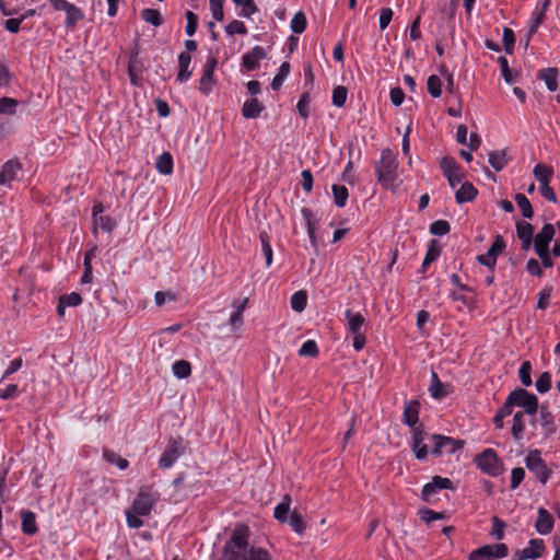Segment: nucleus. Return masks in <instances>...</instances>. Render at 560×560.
I'll list each match as a JSON object with an SVG mask.
<instances>
[{"label":"nucleus","mask_w":560,"mask_h":560,"mask_svg":"<svg viewBox=\"0 0 560 560\" xmlns=\"http://www.w3.org/2000/svg\"><path fill=\"white\" fill-rule=\"evenodd\" d=\"M440 168L442 170L444 176L447 178V182L452 188H455L458 184L462 183L464 177L463 170L453 158H442L440 161Z\"/></svg>","instance_id":"10"},{"label":"nucleus","mask_w":560,"mask_h":560,"mask_svg":"<svg viewBox=\"0 0 560 560\" xmlns=\"http://www.w3.org/2000/svg\"><path fill=\"white\" fill-rule=\"evenodd\" d=\"M505 248V242L502 236L497 235L492 245L489 247L486 254L479 255L477 260L480 265H483L489 268V270H494L497 258Z\"/></svg>","instance_id":"11"},{"label":"nucleus","mask_w":560,"mask_h":560,"mask_svg":"<svg viewBox=\"0 0 560 560\" xmlns=\"http://www.w3.org/2000/svg\"><path fill=\"white\" fill-rule=\"evenodd\" d=\"M440 256V249L434 246V242L432 241V244L429 246L427 254L424 256V259L421 265V272H425L427 267L435 261Z\"/></svg>","instance_id":"55"},{"label":"nucleus","mask_w":560,"mask_h":560,"mask_svg":"<svg viewBox=\"0 0 560 560\" xmlns=\"http://www.w3.org/2000/svg\"><path fill=\"white\" fill-rule=\"evenodd\" d=\"M555 236V228L546 223L533 240L535 252L549 249V244Z\"/></svg>","instance_id":"17"},{"label":"nucleus","mask_w":560,"mask_h":560,"mask_svg":"<svg viewBox=\"0 0 560 560\" xmlns=\"http://www.w3.org/2000/svg\"><path fill=\"white\" fill-rule=\"evenodd\" d=\"M345 317L347 319V329L350 334L362 332L365 318L361 313H353L351 310H346Z\"/></svg>","instance_id":"25"},{"label":"nucleus","mask_w":560,"mask_h":560,"mask_svg":"<svg viewBox=\"0 0 560 560\" xmlns=\"http://www.w3.org/2000/svg\"><path fill=\"white\" fill-rule=\"evenodd\" d=\"M348 90L343 85H338L332 90V105L342 107L347 102Z\"/></svg>","instance_id":"51"},{"label":"nucleus","mask_w":560,"mask_h":560,"mask_svg":"<svg viewBox=\"0 0 560 560\" xmlns=\"http://www.w3.org/2000/svg\"><path fill=\"white\" fill-rule=\"evenodd\" d=\"M19 102L15 98L11 97H1L0 98V114L4 115H13L16 112V107Z\"/></svg>","instance_id":"53"},{"label":"nucleus","mask_w":560,"mask_h":560,"mask_svg":"<svg viewBox=\"0 0 560 560\" xmlns=\"http://www.w3.org/2000/svg\"><path fill=\"white\" fill-rule=\"evenodd\" d=\"M318 354V347L315 340L308 339L302 343L299 349L300 357H311L314 358Z\"/></svg>","instance_id":"52"},{"label":"nucleus","mask_w":560,"mask_h":560,"mask_svg":"<svg viewBox=\"0 0 560 560\" xmlns=\"http://www.w3.org/2000/svg\"><path fill=\"white\" fill-rule=\"evenodd\" d=\"M478 195L476 187L465 182L460 185L459 189L455 192V200L458 205L472 201Z\"/></svg>","instance_id":"23"},{"label":"nucleus","mask_w":560,"mask_h":560,"mask_svg":"<svg viewBox=\"0 0 560 560\" xmlns=\"http://www.w3.org/2000/svg\"><path fill=\"white\" fill-rule=\"evenodd\" d=\"M56 11H63L66 13L65 26L70 30L74 28L85 16L82 9L67 0Z\"/></svg>","instance_id":"13"},{"label":"nucleus","mask_w":560,"mask_h":560,"mask_svg":"<svg viewBox=\"0 0 560 560\" xmlns=\"http://www.w3.org/2000/svg\"><path fill=\"white\" fill-rule=\"evenodd\" d=\"M156 170L160 174L170 175L173 172V158L168 152H163L156 161Z\"/></svg>","instance_id":"38"},{"label":"nucleus","mask_w":560,"mask_h":560,"mask_svg":"<svg viewBox=\"0 0 560 560\" xmlns=\"http://www.w3.org/2000/svg\"><path fill=\"white\" fill-rule=\"evenodd\" d=\"M225 32L228 35H246L247 27L242 21L233 20L225 26Z\"/></svg>","instance_id":"58"},{"label":"nucleus","mask_w":560,"mask_h":560,"mask_svg":"<svg viewBox=\"0 0 560 560\" xmlns=\"http://www.w3.org/2000/svg\"><path fill=\"white\" fill-rule=\"evenodd\" d=\"M548 5H549V0H546L542 3V7L540 9L536 8L533 11L530 20H529V31H528L529 36H533L537 32L540 24L542 23V21L545 19V12H546Z\"/></svg>","instance_id":"30"},{"label":"nucleus","mask_w":560,"mask_h":560,"mask_svg":"<svg viewBox=\"0 0 560 560\" xmlns=\"http://www.w3.org/2000/svg\"><path fill=\"white\" fill-rule=\"evenodd\" d=\"M448 387V385H445L440 381L438 374L434 371L431 372V384L429 387V393L432 398L442 399L446 397L450 393Z\"/></svg>","instance_id":"26"},{"label":"nucleus","mask_w":560,"mask_h":560,"mask_svg":"<svg viewBox=\"0 0 560 560\" xmlns=\"http://www.w3.org/2000/svg\"><path fill=\"white\" fill-rule=\"evenodd\" d=\"M498 63L500 65L501 74H502L504 81L508 84H513L514 82H516L517 74L513 73L512 70L510 69L508 59L503 56H500L498 58Z\"/></svg>","instance_id":"45"},{"label":"nucleus","mask_w":560,"mask_h":560,"mask_svg":"<svg viewBox=\"0 0 560 560\" xmlns=\"http://www.w3.org/2000/svg\"><path fill=\"white\" fill-rule=\"evenodd\" d=\"M334 202L338 208H343L347 205L349 198L348 188L343 185H332L331 187Z\"/></svg>","instance_id":"37"},{"label":"nucleus","mask_w":560,"mask_h":560,"mask_svg":"<svg viewBox=\"0 0 560 560\" xmlns=\"http://www.w3.org/2000/svg\"><path fill=\"white\" fill-rule=\"evenodd\" d=\"M526 468L536 477V479L546 485L552 475L545 460L541 458V452L539 450H529L524 459Z\"/></svg>","instance_id":"6"},{"label":"nucleus","mask_w":560,"mask_h":560,"mask_svg":"<svg viewBox=\"0 0 560 560\" xmlns=\"http://www.w3.org/2000/svg\"><path fill=\"white\" fill-rule=\"evenodd\" d=\"M419 410L420 402L417 399L406 401L402 412V423L411 429L421 427L422 424H419Z\"/></svg>","instance_id":"16"},{"label":"nucleus","mask_w":560,"mask_h":560,"mask_svg":"<svg viewBox=\"0 0 560 560\" xmlns=\"http://www.w3.org/2000/svg\"><path fill=\"white\" fill-rule=\"evenodd\" d=\"M375 174L378 183L386 189H395L399 186L398 161L390 149L381 151V159L375 164Z\"/></svg>","instance_id":"3"},{"label":"nucleus","mask_w":560,"mask_h":560,"mask_svg":"<svg viewBox=\"0 0 560 560\" xmlns=\"http://www.w3.org/2000/svg\"><path fill=\"white\" fill-rule=\"evenodd\" d=\"M476 466L491 477H499L504 471V465L492 448H486L474 458Z\"/></svg>","instance_id":"4"},{"label":"nucleus","mask_w":560,"mask_h":560,"mask_svg":"<svg viewBox=\"0 0 560 560\" xmlns=\"http://www.w3.org/2000/svg\"><path fill=\"white\" fill-rule=\"evenodd\" d=\"M291 502H292L291 495L290 494H284L282 497L281 502H279L275 506V509H273V517L279 523H287L288 517H289V513H290V509H291Z\"/></svg>","instance_id":"28"},{"label":"nucleus","mask_w":560,"mask_h":560,"mask_svg":"<svg viewBox=\"0 0 560 560\" xmlns=\"http://www.w3.org/2000/svg\"><path fill=\"white\" fill-rule=\"evenodd\" d=\"M94 233L101 230L105 233H112L116 228V221L110 215H100L93 220Z\"/></svg>","instance_id":"35"},{"label":"nucleus","mask_w":560,"mask_h":560,"mask_svg":"<svg viewBox=\"0 0 560 560\" xmlns=\"http://www.w3.org/2000/svg\"><path fill=\"white\" fill-rule=\"evenodd\" d=\"M290 305L293 311L303 312L307 305L306 292L303 290L294 292L290 298Z\"/></svg>","instance_id":"41"},{"label":"nucleus","mask_w":560,"mask_h":560,"mask_svg":"<svg viewBox=\"0 0 560 560\" xmlns=\"http://www.w3.org/2000/svg\"><path fill=\"white\" fill-rule=\"evenodd\" d=\"M533 175L535 179L539 183V186L550 184V180L553 176V168L547 166L546 164L538 163L535 165L533 170Z\"/></svg>","instance_id":"29"},{"label":"nucleus","mask_w":560,"mask_h":560,"mask_svg":"<svg viewBox=\"0 0 560 560\" xmlns=\"http://www.w3.org/2000/svg\"><path fill=\"white\" fill-rule=\"evenodd\" d=\"M510 402L514 406L522 407L523 412L529 416H534L538 411V398L536 395L527 392L523 388H516L509 394Z\"/></svg>","instance_id":"8"},{"label":"nucleus","mask_w":560,"mask_h":560,"mask_svg":"<svg viewBox=\"0 0 560 560\" xmlns=\"http://www.w3.org/2000/svg\"><path fill=\"white\" fill-rule=\"evenodd\" d=\"M141 16L147 23H150L153 26H160L163 23L160 11L155 9L148 8L142 10Z\"/></svg>","instance_id":"49"},{"label":"nucleus","mask_w":560,"mask_h":560,"mask_svg":"<svg viewBox=\"0 0 560 560\" xmlns=\"http://www.w3.org/2000/svg\"><path fill=\"white\" fill-rule=\"evenodd\" d=\"M310 103H311V94L310 92H304L296 104L298 112L300 116L304 119H307L310 116Z\"/></svg>","instance_id":"50"},{"label":"nucleus","mask_w":560,"mask_h":560,"mask_svg":"<svg viewBox=\"0 0 560 560\" xmlns=\"http://www.w3.org/2000/svg\"><path fill=\"white\" fill-rule=\"evenodd\" d=\"M545 544L542 539L534 538L528 541V546L521 551V560L538 559L541 557Z\"/></svg>","instance_id":"21"},{"label":"nucleus","mask_w":560,"mask_h":560,"mask_svg":"<svg viewBox=\"0 0 560 560\" xmlns=\"http://www.w3.org/2000/svg\"><path fill=\"white\" fill-rule=\"evenodd\" d=\"M215 84L214 73H210V71H202V75L199 80V91L203 95H209L213 86Z\"/></svg>","instance_id":"39"},{"label":"nucleus","mask_w":560,"mask_h":560,"mask_svg":"<svg viewBox=\"0 0 560 560\" xmlns=\"http://www.w3.org/2000/svg\"><path fill=\"white\" fill-rule=\"evenodd\" d=\"M172 370H173V374L177 378H186L191 373L190 363L188 361H185V360H177V361H175L173 366H172Z\"/></svg>","instance_id":"46"},{"label":"nucleus","mask_w":560,"mask_h":560,"mask_svg":"<svg viewBox=\"0 0 560 560\" xmlns=\"http://www.w3.org/2000/svg\"><path fill=\"white\" fill-rule=\"evenodd\" d=\"M536 390L539 394H545L551 388V375L549 372H542L536 383H535Z\"/></svg>","instance_id":"54"},{"label":"nucleus","mask_w":560,"mask_h":560,"mask_svg":"<svg viewBox=\"0 0 560 560\" xmlns=\"http://www.w3.org/2000/svg\"><path fill=\"white\" fill-rule=\"evenodd\" d=\"M516 233L517 237L522 242V248L527 250L533 243L534 235V226L525 221H520L516 223Z\"/></svg>","instance_id":"20"},{"label":"nucleus","mask_w":560,"mask_h":560,"mask_svg":"<svg viewBox=\"0 0 560 560\" xmlns=\"http://www.w3.org/2000/svg\"><path fill=\"white\" fill-rule=\"evenodd\" d=\"M223 3L224 0H209L212 18L218 22H221L224 18Z\"/></svg>","instance_id":"60"},{"label":"nucleus","mask_w":560,"mask_h":560,"mask_svg":"<svg viewBox=\"0 0 560 560\" xmlns=\"http://www.w3.org/2000/svg\"><path fill=\"white\" fill-rule=\"evenodd\" d=\"M502 40H503V44H504L505 52L506 54H512L513 47H514V43H515V34H514V32L511 28L505 27L503 30Z\"/></svg>","instance_id":"63"},{"label":"nucleus","mask_w":560,"mask_h":560,"mask_svg":"<svg viewBox=\"0 0 560 560\" xmlns=\"http://www.w3.org/2000/svg\"><path fill=\"white\" fill-rule=\"evenodd\" d=\"M186 453V444L183 438H171L161 454L158 466L161 469H170Z\"/></svg>","instance_id":"5"},{"label":"nucleus","mask_w":560,"mask_h":560,"mask_svg":"<svg viewBox=\"0 0 560 560\" xmlns=\"http://www.w3.org/2000/svg\"><path fill=\"white\" fill-rule=\"evenodd\" d=\"M488 162L497 172L502 171L508 164L506 150L491 151Z\"/></svg>","instance_id":"34"},{"label":"nucleus","mask_w":560,"mask_h":560,"mask_svg":"<svg viewBox=\"0 0 560 560\" xmlns=\"http://www.w3.org/2000/svg\"><path fill=\"white\" fill-rule=\"evenodd\" d=\"M261 243V252L265 257L266 267H270L272 264L273 252L269 242V236L266 232L260 233L259 235Z\"/></svg>","instance_id":"44"},{"label":"nucleus","mask_w":560,"mask_h":560,"mask_svg":"<svg viewBox=\"0 0 560 560\" xmlns=\"http://www.w3.org/2000/svg\"><path fill=\"white\" fill-rule=\"evenodd\" d=\"M558 69L557 68H546L539 71L538 79L542 80L550 92H556L558 90Z\"/></svg>","instance_id":"31"},{"label":"nucleus","mask_w":560,"mask_h":560,"mask_svg":"<svg viewBox=\"0 0 560 560\" xmlns=\"http://www.w3.org/2000/svg\"><path fill=\"white\" fill-rule=\"evenodd\" d=\"M103 458L112 465L117 466L120 470H125L129 467V462L122 457H120L116 452L104 448Z\"/></svg>","instance_id":"36"},{"label":"nucleus","mask_w":560,"mask_h":560,"mask_svg":"<svg viewBox=\"0 0 560 560\" xmlns=\"http://www.w3.org/2000/svg\"><path fill=\"white\" fill-rule=\"evenodd\" d=\"M306 16L302 11H299L294 14V16L291 20L290 26L291 31L296 34H301L306 28Z\"/></svg>","instance_id":"48"},{"label":"nucleus","mask_w":560,"mask_h":560,"mask_svg":"<svg viewBox=\"0 0 560 560\" xmlns=\"http://www.w3.org/2000/svg\"><path fill=\"white\" fill-rule=\"evenodd\" d=\"M552 293L551 287L542 288L538 293L537 308L546 310L549 306V299Z\"/></svg>","instance_id":"62"},{"label":"nucleus","mask_w":560,"mask_h":560,"mask_svg":"<svg viewBox=\"0 0 560 560\" xmlns=\"http://www.w3.org/2000/svg\"><path fill=\"white\" fill-rule=\"evenodd\" d=\"M159 499L160 493L158 491L149 488L140 489L133 500L132 508L126 511L127 525L130 528L142 527V517L151 513Z\"/></svg>","instance_id":"2"},{"label":"nucleus","mask_w":560,"mask_h":560,"mask_svg":"<svg viewBox=\"0 0 560 560\" xmlns=\"http://www.w3.org/2000/svg\"><path fill=\"white\" fill-rule=\"evenodd\" d=\"M515 202H516L517 207L520 208L522 215L525 219H532L534 217L533 207L530 205V201L528 200V198L525 195L517 194L515 196Z\"/></svg>","instance_id":"43"},{"label":"nucleus","mask_w":560,"mask_h":560,"mask_svg":"<svg viewBox=\"0 0 560 560\" xmlns=\"http://www.w3.org/2000/svg\"><path fill=\"white\" fill-rule=\"evenodd\" d=\"M433 447L431 454L433 456H441L442 454L453 455L464 448L465 441L462 439H454L442 434L432 435Z\"/></svg>","instance_id":"7"},{"label":"nucleus","mask_w":560,"mask_h":560,"mask_svg":"<svg viewBox=\"0 0 560 560\" xmlns=\"http://www.w3.org/2000/svg\"><path fill=\"white\" fill-rule=\"evenodd\" d=\"M22 365H23V360L21 357L13 359L9 363L7 370L3 372V374L0 378V383L8 380L12 374L18 372L22 368Z\"/></svg>","instance_id":"61"},{"label":"nucleus","mask_w":560,"mask_h":560,"mask_svg":"<svg viewBox=\"0 0 560 560\" xmlns=\"http://www.w3.org/2000/svg\"><path fill=\"white\" fill-rule=\"evenodd\" d=\"M451 230V225L445 220H436L430 224V233L436 236H443Z\"/></svg>","instance_id":"57"},{"label":"nucleus","mask_w":560,"mask_h":560,"mask_svg":"<svg viewBox=\"0 0 560 560\" xmlns=\"http://www.w3.org/2000/svg\"><path fill=\"white\" fill-rule=\"evenodd\" d=\"M21 527L25 535L32 536L37 533L38 528L36 525L35 513L30 510H23L21 512Z\"/></svg>","instance_id":"27"},{"label":"nucleus","mask_w":560,"mask_h":560,"mask_svg":"<svg viewBox=\"0 0 560 560\" xmlns=\"http://www.w3.org/2000/svg\"><path fill=\"white\" fill-rule=\"evenodd\" d=\"M532 364L529 361H524L518 370V377L522 384L526 387L532 385Z\"/></svg>","instance_id":"56"},{"label":"nucleus","mask_w":560,"mask_h":560,"mask_svg":"<svg viewBox=\"0 0 560 560\" xmlns=\"http://www.w3.org/2000/svg\"><path fill=\"white\" fill-rule=\"evenodd\" d=\"M222 560H271V556L265 548L250 546L242 532L234 530L224 545Z\"/></svg>","instance_id":"1"},{"label":"nucleus","mask_w":560,"mask_h":560,"mask_svg":"<svg viewBox=\"0 0 560 560\" xmlns=\"http://www.w3.org/2000/svg\"><path fill=\"white\" fill-rule=\"evenodd\" d=\"M267 57V51L262 46H255L252 50L242 56L241 66L247 71H254L259 68V61Z\"/></svg>","instance_id":"15"},{"label":"nucleus","mask_w":560,"mask_h":560,"mask_svg":"<svg viewBox=\"0 0 560 560\" xmlns=\"http://www.w3.org/2000/svg\"><path fill=\"white\" fill-rule=\"evenodd\" d=\"M454 490L453 481L446 477L434 476L432 481L425 483L421 491V500L432 503L441 490Z\"/></svg>","instance_id":"9"},{"label":"nucleus","mask_w":560,"mask_h":560,"mask_svg":"<svg viewBox=\"0 0 560 560\" xmlns=\"http://www.w3.org/2000/svg\"><path fill=\"white\" fill-rule=\"evenodd\" d=\"M191 56L188 52H180L178 55V72L176 75V81L179 83L187 82L192 74L190 70Z\"/></svg>","instance_id":"19"},{"label":"nucleus","mask_w":560,"mask_h":560,"mask_svg":"<svg viewBox=\"0 0 560 560\" xmlns=\"http://www.w3.org/2000/svg\"><path fill=\"white\" fill-rule=\"evenodd\" d=\"M290 68L291 67L288 61L281 63V66L278 69V73L273 77L271 81V89L273 91H278L282 86L284 80L290 73Z\"/></svg>","instance_id":"40"},{"label":"nucleus","mask_w":560,"mask_h":560,"mask_svg":"<svg viewBox=\"0 0 560 560\" xmlns=\"http://www.w3.org/2000/svg\"><path fill=\"white\" fill-rule=\"evenodd\" d=\"M539 423L544 429L545 436L549 438L557 431V425L552 413L547 407L541 406L539 409Z\"/></svg>","instance_id":"22"},{"label":"nucleus","mask_w":560,"mask_h":560,"mask_svg":"<svg viewBox=\"0 0 560 560\" xmlns=\"http://www.w3.org/2000/svg\"><path fill=\"white\" fill-rule=\"evenodd\" d=\"M427 88L430 95L438 98L442 94V80L440 77L432 74L428 78Z\"/></svg>","instance_id":"47"},{"label":"nucleus","mask_w":560,"mask_h":560,"mask_svg":"<svg viewBox=\"0 0 560 560\" xmlns=\"http://www.w3.org/2000/svg\"><path fill=\"white\" fill-rule=\"evenodd\" d=\"M287 523H289L292 530L298 535H303L306 529V524L302 515L298 513L295 510L291 512Z\"/></svg>","instance_id":"42"},{"label":"nucleus","mask_w":560,"mask_h":560,"mask_svg":"<svg viewBox=\"0 0 560 560\" xmlns=\"http://www.w3.org/2000/svg\"><path fill=\"white\" fill-rule=\"evenodd\" d=\"M248 304V298L236 299L232 302L231 306L233 312L229 318V325L231 326V330L233 332L238 331L244 325L243 313L246 310Z\"/></svg>","instance_id":"14"},{"label":"nucleus","mask_w":560,"mask_h":560,"mask_svg":"<svg viewBox=\"0 0 560 560\" xmlns=\"http://www.w3.org/2000/svg\"><path fill=\"white\" fill-rule=\"evenodd\" d=\"M525 412L517 411L513 416V424L511 429L512 436L515 441H521L525 431Z\"/></svg>","instance_id":"33"},{"label":"nucleus","mask_w":560,"mask_h":560,"mask_svg":"<svg viewBox=\"0 0 560 560\" xmlns=\"http://www.w3.org/2000/svg\"><path fill=\"white\" fill-rule=\"evenodd\" d=\"M427 433L423 430V427H418L411 429V444L410 447L415 453V456L418 460L424 462L428 459L429 450L427 444L424 443Z\"/></svg>","instance_id":"12"},{"label":"nucleus","mask_w":560,"mask_h":560,"mask_svg":"<svg viewBox=\"0 0 560 560\" xmlns=\"http://www.w3.org/2000/svg\"><path fill=\"white\" fill-rule=\"evenodd\" d=\"M468 560H493L488 546H482L469 553Z\"/></svg>","instance_id":"64"},{"label":"nucleus","mask_w":560,"mask_h":560,"mask_svg":"<svg viewBox=\"0 0 560 560\" xmlns=\"http://www.w3.org/2000/svg\"><path fill=\"white\" fill-rule=\"evenodd\" d=\"M185 16L187 21L185 32L188 36L191 37L196 34L198 27V16L192 11H187Z\"/></svg>","instance_id":"59"},{"label":"nucleus","mask_w":560,"mask_h":560,"mask_svg":"<svg viewBox=\"0 0 560 560\" xmlns=\"http://www.w3.org/2000/svg\"><path fill=\"white\" fill-rule=\"evenodd\" d=\"M535 528L537 533L540 535H548L552 532L553 528V517L552 515L544 508L538 509V515L535 523Z\"/></svg>","instance_id":"18"},{"label":"nucleus","mask_w":560,"mask_h":560,"mask_svg":"<svg viewBox=\"0 0 560 560\" xmlns=\"http://www.w3.org/2000/svg\"><path fill=\"white\" fill-rule=\"evenodd\" d=\"M265 106L256 97H252L243 104L242 115L246 119H254L260 116Z\"/></svg>","instance_id":"24"},{"label":"nucleus","mask_w":560,"mask_h":560,"mask_svg":"<svg viewBox=\"0 0 560 560\" xmlns=\"http://www.w3.org/2000/svg\"><path fill=\"white\" fill-rule=\"evenodd\" d=\"M4 177L9 183L18 178L19 173L22 171V164L18 159L8 160L1 167Z\"/></svg>","instance_id":"32"}]
</instances>
